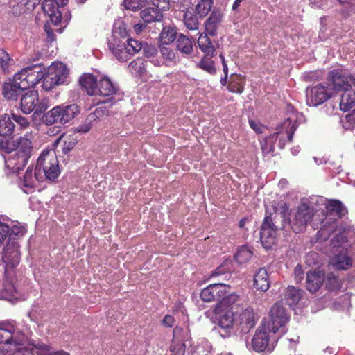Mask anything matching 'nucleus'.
<instances>
[{"mask_svg":"<svg viewBox=\"0 0 355 355\" xmlns=\"http://www.w3.org/2000/svg\"><path fill=\"white\" fill-rule=\"evenodd\" d=\"M129 69L136 76H143L146 72V62L141 58H137L129 64Z\"/></svg>","mask_w":355,"mask_h":355,"instance_id":"a18cd8bd","label":"nucleus"},{"mask_svg":"<svg viewBox=\"0 0 355 355\" xmlns=\"http://www.w3.org/2000/svg\"><path fill=\"white\" fill-rule=\"evenodd\" d=\"M216 314L218 315V325L220 329L219 333L223 338L229 337L236 327L237 313H234L230 310L216 311Z\"/></svg>","mask_w":355,"mask_h":355,"instance_id":"9b49d317","label":"nucleus"},{"mask_svg":"<svg viewBox=\"0 0 355 355\" xmlns=\"http://www.w3.org/2000/svg\"><path fill=\"white\" fill-rule=\"evenodd\" d=\"M236 327L243 333H248L255 325L254 313L250 306H243L236 315Z\"/></svg>","mask_w":355,"mask_h":355,"instance_id":"2eb2a0df","label":"nucleus"},{"mask_svg":"<svg viewBox=\"0 0 355 355\" xmlns=\"http://www.w3.org/2000/svg\"><path fill=\"white\" fill-rule=\"evenodd\" d=\"M116 92V87L109 78L104 77L98 80L97 96H108L115 94Z\"/></svg>","mask_w":355,"mask_h":355,"instance_id":"2f4dec72","label":"nucleus"},{"mask_svg":"<svg viewBox=\"0 0 355 355\" xmlns=\"http://www.w3.org/2000/svg\"><path fill=\"white\" fill-rule=\"evenodd\" d=\"M67 69L62 62L51 64L46 72L44 67V75L42 87L45 90L49 91L55 86L63 84L67 78Z\"/></svg>","mask_w":355,"mask_h":355,"instance_id":"6e6552de","label":"nucleus"},{"mask_svg":"<svg viewBox=\"0 0 355 355\" xmlns=\"http://www.w3.org/2000/svg\"><path fill=\"white\" fill-rule=\"evenodd\" d=\"M15 124L8 114H4L0 116V136H10L13 133Z\"/></svg>","mask_w":355,"mask_h":355,"instance_id":"e433bc0d","label":"nucleus"},{"mask_svg":"<svg viewBox=\"0 0 355 355\" xmlns=\"http://www.w3.org/2000/svg\"><path fill=\"white\" fill-rule=\"evenodd\" d=\"M245 85V77L234 73L230 76V80L227 87L230 92L241 94L244 90Z\"/></svg>","mask_w":355,"mask_h":355,"instance_id":"c756f323","label":"nucleus"},{"mask_svg":"<svg viewBox=\"0 0 355 355\" xmlns=\"http://www.w3.org/2000/svg\"><path fill=\"white\" fill-rule=\"evenodd\" d=\"M213 6V0H200L196 6L195 10L200 17H205L210 12Z\"/></svg>","mask_w":355,"mask_h":355,"instance_id":"09e8293b","label":"nucleus"},{"mask_svg":"<svg viewBox=\"0 0 355 355\" xmlns=\"http://www.w3.org/2000/svg\"><path fill=\"white\" fill-rule=\"evenodd\" d=\"M341 287L340 282L338 277L329 274L327 278L326 288L329 291H338Z\"/></svg>","mask_w":355,"mask_h":355,"instance_id":"3c124183","label":"nucleus"},{"mask_svg":"<svg viewBox=\"0 0 355 355\" xmlns=\"http://www.w3.org/2000/svg\"><path fill=\"white\" fill-rule=\"evenodd\" d=\"M77 141L76 139L73 137L67 138L64 141V144L62 147V152L64 154H67L70 152L76 145Z\"/></svg>","mask_w":355,"mask_h":355,"instance_id":"680f3d73","label":"nucleus"},{"mask_svg":"<svg viewBox=\"0 0 355 355\" xmlns=\"http://www.w3.org/2000/svg\"><path fill=\"white\" fill-rule=\"evenodd\" d=\"M254 286L257 290L266 291L270 287L268 273L264 268H261L254 275Z\"/></svg>","mask_w":355,"mask_h":355,"instance_id":"c85d7f7f","label":"nucleus"},{"mask_svg":"<svg viewBox=\"0 0 355 355\" xmlns=\"http://www.w3.org/2000/svg\"><path fill=\"white\" fill-rule=\"evenodd\" d=\"M38 92L35 90L29 91L22 96L21 98V109L26 114H30L34 111L37 102Z\"/></svg>","mask_w":355,"mask_h":355,"instance_id":"393cba45","label":"nucleus"},{"mask_svg":"<svg viewBox=\"0 0 355 355\" xmlns=\"http://www.w3.org/2000/svg\"><path fill=\"white\" fill-rule=\"evenodd\" d=\"M326 209L330 214H334L338 218H341L347 213L344 205L338 200H329L326 205Z\"/></svg>","mask_w":355,"mask_h":355,"instance_id":"f704fd0d","label":"nucleus"},{"mask_svg":"<svg viewBox=\"0 0 355 355\" xmlns=\"http://www.w3.org/2000/svg\"><path fill=\"white\" fill-rule=\"evenodd\" d=\"M36 182H41L35 177V169L34 173L32 168L28 167L24 175L23 186L28 189H34Z\"/></svg>","mask_w":355,"mask_h":355,"instance_id":"de8ad7c7","label":"nucleus"},{"mask_svg":"<svg viewBox=\"0 0 355 355\" xmlns=\"http://www.w3.org/2000/svg\"><path fill=\"white\" fill-rule=\"evenodd\" d=\"M301 289H297L293 286H289L286 290L285 292V300L286 303L292 306L298 303L302 297Z\"/></svg>","mask_w":355,"mask_h":355,"instance_id":"ea45409f","label":"nucleus"},{"mask_svg":"<svg viewBox=\"0 0 355 355\" xmlns=\"http://www.w3.org/2000/svg\"><path fill=\"white\" fill-rule=\"evenodd\" d=\"M230 286L223 283L211 284L200 293V299L205 302H219L229 293Z\"/></svg>","mask_w":355,"mask_h":355,"instance_id":"ddd939ff","label":"nucleus"},{"mask_svg":"<svg viewBox=\"0 0 355 355\" xmlns=\"http://www.w3.org/2000/svg\"><path fill=\"white\" fill-rule=\"evenodd\" d=\"M11 144L12 146H10L9 142H4L2 139H0V148H5L7 153L15 150L28 159L32 156L34 148L33 143L29 139L20 137L13 140Z\"/></svg>","mask_w":355,"mask_h":355,"instance_id":"f8f14e48","label":"nucleus"},{"mask_svg":"<svg viewBox=\"0 0 355 355\" xmlns=\"http://www.w3.org/2000/svg\"><path fill=\"white\" fill-rule=\"evenodd\" d=\"M296 128L295 123H293L291 120L287 119L279 127L280 130L277 129V132L274 135H276L277 138L280 136L279 146L281 148L285 146L286 141H292Z\"/></svg>","mask_w":355,"mask_h":355,"instance_id":"f3484780","label":"nucleus"},{"mask_svg":"<svg viewBox=\"0 0 355 355\" xmlns=\"http://www.w3.org/2000/svg\"><path fill=\"white\" fill-rule=\"evenodd\" d=\"M223 13L219 9H214L205 23L206 32L211 36H215L217 30L223 20Z\"/></svg>","mask_w":355,"mask_h":355,"instance_id":"a211bd4d","label":"nucleus"},{"mask_svg":"<svg viewBox=\"0 0 355 355\" xmlns=\"http://www.w3.org/2000/svg\"><path fill=\"white\" fill-rule=\"evenodd\" d=\"M145 0H124L123 5L125 9L130 10H138L141 9L144 4Z\"/></svg>","mask_w":355,"mask_h":355,"instance_id":"5fc2aeb1","label":"nucleus"},{"mask_svg":"<svg viewBox=\"0 0 355 355\" xmlns=\"http://www.w3.org/2000/svg\"><path fill=\"white\" fill-rule=\"evenodd\" d=\"M80 112V107L76 104L58 105L43 114L42 121L47 125L57 123L64 125L73 120Z\"/></svg>","mask_w":355,"mask_h":355,"instance_id":"423d86ee","label":"nucleus"},{"mask_svg":"<svg viewBox=\"0 0 355 355\" xmlns=\"http://www.w3.org/2000/svg\"><path fill=\"white\" fill-rule=\"evenodd\" d=\"M198 45L204 55H216L217 52L207 33H201L198 39Z\"/></svg>","mask_w":355,"mask_h":355,"instance_id":"cd10ccee","label":"nucleus"},{"mask_svg":"<svg viewBox=\"0 0 355 355\" xmlns=\"http://www.w3.org/2000/svg\"><path fill=\"white\" fill-rule=\"evenodd\" d=\"M267 329L256 331L252 339V346L254 351L261 352L265 351L269 345V336Z\"/></svg>","mask_w":355,"mask_h":355,"instance_id":"5701e85b","label":"nucleus"},{"mask_svg":"<svg viewBox=\"0 0 355 355\" xmlns=\"http://www.w3.org/2000/svg\"><path fill=\"white\" fill-rule=\"evenodd\" d=\"M153 5L156 10L162 11L168 10L170 8L168 0H151Z\"/></svg>","mask_w":355,"mask_h":355,"instance_id":"052dcab7","label":"nucleus"},{"mask_svg":"<svg viewBox=\"0 0 355 355\" xmlns=\"http://www.w3.org/2000/svg\"><path fill=\"white\" fill-rule=\"evenodd\" d=\"M327 81L336 95L339 92L351 88L349 75L341 67L330 70L327 73Z\"/></svg>","mask_w":355,"mask_h":355,"instance_id":"9d476101","label":"nucleus"},{"mask_svg":"<svg viewBox=\"0 0 355 355\" xmlns=\"http://www.w3.org/2000/svg\"><path fill=\"white\" fill-rule=\"evenodd\" d=\"M177 29L174 26H165L159 35L160 42L162 44H169L177 37Z\"/></svg>","mask_w":355,"mask_h":355,"instance_id":"58836bf2","label":"nucleus"},{"mask_svg":"<svg viewBox=\"0 0 355 355\" xmlns=\"http://www.w3.org/2000/svg\"><path fill=\"white\" fill-rule=\"evenodd\" d=\"M107 46L120 62H127L142 49V43L130 38L123 27H114L107 39Z\"/></svg>","mask_w":355,"mask_h":355,"instance_id":"f03ea898","label":"nucleus"},{"mask_svg":"<svg viewBox=\"0 0 355 355\" xmlns=\"http://www.w3.org/2000/svg\"><path fill=\"white\" fill-rule=\"evenodd\" d=\"M18 290L16 286L6 278L3 283V288L1 291L0 297L9 299L10 297H17Z\"/></svg>","mask_w":355,"mask_h":355,"instance_id":"37998d69","label":"nucleus"},{"mask_svg":"<svg viewBox=\"0 0 355 355\" xmlns=\"http://www.w3.org/2000/svg\"><path fill=\"white\" fill-rule=\"evenodd\" d=\"M185 343H179L172 340L170 346L171 355H184L185 352Z\"/></svg>","mask_w":355,"mask_h":355,"instance_id":"864d4df0","label":"nucleus"},{"mask_svg":"<svg viewBox=\"0 0 355 355\" xmlns=\"http://www.w3.org/2000/svg\"><path fill=\"white\" fill-rule=\"evenodd\" d=\"M288 320L289 316L284 307L279 303H275L270 309L269 319L263 324V328L270 332L284 334Z\"/></svg>","mask_w":355,"mask_h":355,"instance_id":"0eeeda50","label":"nucleus"},{"mask_svg":"<svg viewBox=\"0 0 355 355\" xmlns=\"http://www.w3.org/2000/svg\"><path fill=\"white\" fill-rule=\"evenodd\" d=\"M27 12L28 10L24 5V1H21L17 4L14 5L12 8V12L15 16H19Z\"/></svg>","mask_w":355,"mask_h":355,"instance_id":"e2e57ef3","label":"nucleus"},{"mask_svg":"<svg viewBox=\"0 0 355 355\" xmlns=\"http://www.w3.org/2000/svg\"><path fill=\"white\" fill-rule=\"evenodd\" d=\"M28 159L13 150V153L6 160V165L12 173H18L26 166Z\"/></svg>","mask_w":355,"mask_h":355,"instance_id":"412c9836","label":"nucleus"},{"mask_svg":"<svg viewBox=\"0 0 355 355\" xmlns=\"http://www.w3.org/2000/svg\"><path fill=\"white\" fill-rule=\"evenodd\" d=\"M21 259L19 245L17 241H8L4 248L2 254V260L5 263L6 272L9 269L17 267Z\"/></svg>","mask_w":355,"mask_h":355,"instance_id":"4468645a","label":"nucleus"},{"mask_svg":"<svg viewBox=\"0 0 355 355\" xmlns=\"http://www.w3.org/2000/svg\"><path fill=\"white\" fill-rule=\"evenodd\" d=\"M253 254L252 250L246 245L238 249L234 255L235 261L239 264H243L250 260Z\"/></svg>","mask_w":355,"mask_h":355,"instance_id":"49530a36","label":"nucleus"},{"mask_svg":"<svg viewBox=\"0 0 355 355\" xmlns=\"http://www.w3.org/2000/svg\"><path fill=\"white\" fill-rule=\"evenodd\" d=\"M314 214V209L305 202H301L293 211L289 208L286 218L288 227L295 233L302 232L306 228Z\"/></svg>","mask_w":355,"mask_h":355,"instance_id":"39448f33","label":"nucleus"},{"mask_svg":"<svg viewBox=\"0 0 355 355\" xmlns=\"http://www.w3.org/2000/svg\"><path fill=\"white\" fill-rule=\"evenodd\" d=\"M28 329L20 328L15 320H6L0 322V343L15 347L21 346L28 340Z\"/></svg>","mask_w":355,"mask_h":355,"instance_id":"20e7f679","label":"nucleus"},{"mask_svg":"<svg viewBox=\"0 0 355 355\" xmlns=\"http://www.w3.org/2000/svg\"><path fill=\"white\" fill-rule=\"evenodd\" d=\"M340 100V109L343 112L349 110L355 105V92L350 89L343 90Z\"/></svg>","mask_w":355,"mask_h":355,"instance_id":"7c9ffc66","label":"nucleus"},{"mask_svg":"<svg viewBox=\"0 0 355 355\" xmlns=\"http://www.w3.org/2000/svg\"><path fill=\"white\" fill-rule=\"evenodd\" d=\"M183 22L185 26L191 31L197 30L199 27V22L198 17L193 12V8H187L186 10H182Z\"/></svg>","mask_w":355,"mask_h":355,"instance_id":"c9c22d12","label":"nucleus"},{"mask_svg":"<svg viewBox=\"0 0 355 355\" xmlns=\"http://www.w3.org/2000/svg\"><path fill=\"white\" fill-rule=\"evenodd\" d=\"M12 118L19 129L25 130L30 127V121L28 118L16 114H12Z\"/></svg>","mask_w":355,"mask_h":355,"instance_id":"13d9d810","label":"nucleus"},{"mask_svg":"<svg viewBox=\"0 0 355 355\" xmlns=\"http://www.w3.org/2000/svg\"><path fill=\"white\" fill-rule=\"evenodd\" d=\"M24 91L19 84L13 78L8 82H5L2 85V94L7 100L16 101Z\"/></svg>","mask_w":355,"mask_h":355,"instance_id":"4be33fe9","label":"nucleus"},{"mask_svg":"<svg viewBox=\"0 0 355 355\" xmlns=\"http://www.w3.org/2000/svg\"><path fill=\"white\" fill-rule=\"evenodd\" d=\"M26 232V229L23 226L14 225L12 228H10V237L8 241H15V238L14 236H17L19 238L24 236Z\"/></svg>","mask_w":355,"mask_h":355,"instance_id":"4d7b16f0","label":"nucleus"},{"mask_svg":"<svg viewBox=\"0 0 355 355\" xmlns=\"http://www.w3.org/2000/svg\"><path fill=\"white\" fill-rule=\"evenodd\" d=\"M41 0H27L24 5L28 12H32L40 3Z\"/></svg>","mask_w":355,"mask_h":355,"instance_id":"774afa93","label":"nucleus"},{"mask_svg":"<svg viewBox=\"0 0 355 355\" xmlns=\"http://www.w3.org/2000/svg\"><path fill=\"white\" fill-rule=\"evenodd\" d=\"M191 339L190 330L188 327L176 326L173 329V337L172 340L185 343Z\"/></svg>","mask_w":355,"mask_h":355,"instance_id":"c03bdc74","label":"nucleus"},{"mask_svg":"<svg viewBox=\"0 0 355 355\" xmlns=\"http://www.w3.org/2000/svg\"><path fill=\"white\" fill-rule=\"evenodd\" d=\"M279 207V213L275 207H273L274 211L269 215L268 209L266 211V214L260 230V240L263 246L267 249L276 243L278 231L284 230L288 226L286 218L289 212V205L283 203Z\"/></svg>","mask_w":355,"mask_h":355,"instance_id":"f257e3e1","label":"nucleus"},{"mask_svg":"<svg viewBox=\"0 0 355 355\" xmlns=\"http://www.w3.org/2000/svg\"><path fill=\"white\" fill-rule=\"evenodd\" d=\"M335 95L327 83L317 84L306 89L307 103L313 106L321 105Z\"/></svg>","mask_w":355,"mask_h":355,"instance_id":"1a4fd4ad","label":"nucleus"},{"mask_svg":"<svg viewBox=\"0 0 355 355\" xmlns=\"http://www.w3.org/2000/svg\"><path fill=\"white\" fill-rule=\"evenodd\" d=\"M55 0H44L42 8L44 13L47 15L54 25H58L62 19V14Z\"/></svg>","mask_w":355,"mask_h":355,"instance_id":"aec40b11","label":"nucleus"},{"mask_svg":"<svg viewBox=\"0 0 355 355\" xmlns=\"http://www.w3.org/2000/svg\"><path fill=\"white\" fill-rule=\"evenodd\" d=\"M193 42L186 35L180 34L176 41L177 49L182 53L190 54L193 51Z\"/></svg>","mask_w":355,"mask_h":355,"instance_id":"a19ab883","label":"nucleus"},{"mask_svg":"<svg viewBox=\"0 0 355 355\" xmlns=\"http://www.w3.org/2000/svg\"><path fill=\"white\" fill-rule=\"evenodd\" d=\"M48 103H47V101L46 99H42V100H39V96L37 97V102L35 105V108L34 110L35 112L34 114H41L42 113H44V114H45V111L47 110L48 108Z\"/></svg>","mask_w":355,"mask_h":355,"instance_id":"bf43d9fd","label":"nucleus"},{"mask_svg":"<svg viewBox=\"0 0 355 355\" xmlns=\"http://www.w3.org/2000/svg\"><path fill=\"white\" fill-rule=\"evenodd\" d=\"M80 85L89 96H97L98 80L91 73L83 74L79 80Z\"/></svg>","mask_w":355,"mask_h":355,"instance_id":"b1692460","label":"nucleus"},{"mask_svg":"<svg viewBox=\"0 0 355 355\" xmlns=\"http://www.w3.org/2000/svg\"><path fill=\"white\" fill-rule=\"evenodd\" d=\"M10 227L6 223L0 222V243H2L8 236H10Z\"/></svg>","mask_w":355,"mask_h":355,"instance_id":"0e129e2a","label":"nucleus"},{"mask_svg":"<svg viewBox=\"0 0 355 355\" xmlns=\"http://www.w3.org/2000/svg\"><path fill=\"white\" fill-rule=\"evenodd\" d=\"M26 72V69L24 68L20 71L17 72L13 78L15 81L19 84V87H22L24 90L33 87L32 85L29 84V79Z\"/></svg>","mask_w":355,"mask_h":355,"instance_id":"8fccbe9b","label":"nucleus"},{"mask_svg":"<svg viewBox=\"0 0 355 355\" xmlns=\"http://www.w3.org/2000/svg\"><path fill=\"white\" fill-rule=\"evenodd\" d=\"M60 174L59 162L54 150H44L38 157L35 166V177L40 181H55Z\"/></svg>","mask_w":355,"mask_h":355,"instance_id":"7ed1b4c3","label":"nucleus"},{"mask_svg":"<svg viewBox=\"0 0 355 355\" xmlns=\"http://www.w3.org/2000/svg\"><path fill=\"white\" fill-rule=\"evenodd\" d=\"M101 113L102 116L105 115L107 113L106 109L103 107L102 111L96 109L94 112L88 115L84 123L77 128V132L83 133L88 132L92 128V123L98 119Z\"/></svg>","mask_w":355,"mask_h":355,"instance_id":"473e14b6","label":"nucleus"},{"mask_svg":"<svg viewBox=\"0 0 355 355\" xmlns=\"http://www.w3.org/2000/svg\"><path fill=\"white\" fill-rule=\"evenodd\" d=\"M15 64L14 60L3 49H0V69L5 74L10 73V69Z\"/></svg>","mask_w":355,"mask_h":355,"instance_id":"79ce46f5","label":"nucleus"},{"mask_svg":"<svg viewBox=\"0 0 355 355\" xmlns=\"http://www.w3.org/2000/svg\"><path fill=\"white\" fill-rule=\"evenodd\" d=\"M160 53L163 59L166 62H174L175 60V54L173 49L169 47L160 45Z\"/></svg>","mask_w":355,"mask_h":355,"instance_id":"6e6d98bb","label":"nucleus"},{"mask_svg":"<svg viewBox=\"0 0 355 355\" xmlns=\"http://www.w3.org/2000/svg\"><path fill=\"white\" fill-rule=\"evenodd\" d=\"M142 48L144 54L147 58H153L157 53V50L154 46L146 44L144 46L142 45Z\"/></svg>","mask_w":355,"mask_h":355,"instance_id":"69168bd1","label":"nucleus"},{"mask_svg":"<svg viewBox=\"0 0 355 355\" xmlns=\"http://www.w3.org/2000/svg\"><path fill=\"white\" fill-rule=\"evenodd\" d=\"M324 273L322 271H309L306 273V288L311 293H316L323 285Z\"/></svg>","mask_w":355,"mask_h":355,"instance_id":"6ab92c4d","label":"nucleus"},{"mask_svg":"<svg viewBox=\"0 0 355 355\" xmlns=\"http://www.w3.org/2000/svg\"><path fill=\"white\" fill-rule=\"evenodd\" d=\"M332 264L338 270H346L352 266V259L346 254L340 253L334 257Z\"/></svg>","mask_w":355,"mask_h":355,"instance_id":"4c0bfd02","label":"nucleus"},{"mask_svg":"<svg viewBox=\"0 0 355 355\" xmlns=\"http://www.w3.org/2000/svg\"><path fill=\"white\" fill-rule=\"evenodd\" d=\"M44 31L46 35V42H53L56 40V35L53 33L51 26L48 24H45L44 26Z\"/></svg>","mask_w":355,"mask_h":355,"instance_id":"338daca9","label":"nucleus"},{"mask_svg":"<svg viewBox=\"0 0 355 355\" xmlns=\"http://www.w3.org/2000/svg\"><path fill=\"white\" fill-rule=\"evenodd\" d=\"M25 69L29 79V84H31L33 87L44 78V66L42 64L30 65Z\"/></svg>","mask_w":355,"mask_h":355,"instance_id":"a878e982","label":"nucleus"},{"mask_svg":"<svg viewBox=\"0 0 355 355\" xmlns=\"http://www.w3.org/2000/svg\"><path fill=\"white\" fill-rule=\"evenodd\" d=\"M140 17L144 22L149 24L160 21L163 18V14L153 7H148L141 11Z\"/></svg>","mask_w":355,"mask_h":355,"instance_id":"72a5a7b5","label":"nucleus"},{"mask_svg":"<svg viewBox=\"0 0 355 355\" xmlns=\"http://www.w3.org/2000/svg\"><path fill=\"white\" fill-rule=\"evenodd\" d=\"M241 299L235 293H227L221 300L217 302L215 307L216 311L230 310L234 313H239V309L243 306Z\"/></svg>","mask_w":355,"mask_h":355,"instance_id":"dca6fc26","label":"nucleus"},{"mask_svg":"<svg viewBox=\"0 0 355 355\" xmlns=\"http://www.w3.org/2000/svg\"><path fill=\"white\" fill-rule=\"evenodd\" d=\"M334 230V227L333 225L326 227L325 225H322L320 230L317 232V239L320 241H327Z\"/></svg>","mask_w":355,"mask_h":355,"instance_id":"603ef678","label":"nucleus"},{"mask_svg":"<svg viewBox=\"0 0 355 355\" xmlns=\"http://www.w3.org/2000/svg\"><path fill=\"white\" fill-rule=\"evenodd\" d=\"M216 55H204L200 61L196 63V67L211 76L216 75L217 69L216 62L213 60V58Z\"/></svg>","mask_w":355,"mask_h":355,"instance_id":"bb28decb","label":"nucleus"}]
</instances>
